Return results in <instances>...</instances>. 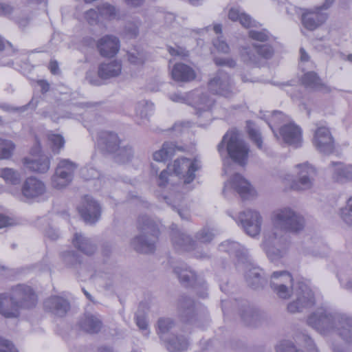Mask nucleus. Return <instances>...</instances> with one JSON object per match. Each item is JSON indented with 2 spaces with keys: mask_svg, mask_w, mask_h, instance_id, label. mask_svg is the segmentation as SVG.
<instances>
[{
  "mask_svg": "<svg viewBox=\"0 0 352 352\" xmlns=\"http://www.w3.org/2000/svg\"><path fill=\"white\" fill-rule=\"evenodd\" d=\"M78 210L85 222L90 224L99 220L102 212L100 205L89 195L83 197Z\"/></svg>",
  "mask_w": 352,
  "mask_h": 352,
  "instance_id": "obj_15",
  "label": "nucleus"
},
{
  "mask_svg": "<svg viewBox=\"0 0 352 352\" xmlns=\"http://www.w3.org/2000/svg\"><path fill=\"white\" fill-rule=\"evenodd\" d=\"M85 19L91 25H98L100 22V17L98 10L90 9L85 12Z\"/></svg>",
  "mask_w": 352,
  "mask_h": 352,
  "instance_id": "obj_58",
  "label": "nucleus"
},
{
  "mask_svg": "<svg viewBox=\"0 0 352 352\" xmlns=\"http://www.w3.org/2000/svg\"><path fill=\"white\" fill-rule=\"evenodd\" d=\"M122 63L114 60L108 63H102L98 66V74L101 79L107 80L120 75L122 72Z\"/></svg>",
  "mask_w": 352,
  "mask_h": 352,
  "instance_id": "obj_27",
  "label": "nucleus"
},
{
  "mask_svg": "<svg viewBox=\"0 0 352 352\" xmlns=\"http://www.w3.org/2000/svg\"><path fill=\"white\" fill-rule=\"evenodd\" d=\"M80 175L85 180L98 179L100 182V172L91 164L81 168Z\"/></svg>",
  "mask_w": 352,
  "mask_h": 352,
  "instance_id": "obj_49",
  "label": "nucleus"
},
{
  "mask_svg": "<svg viewBox=\"0 0 352 352\" xmlns=\"http://www.w3.org/2000/svg\"><path fill=\"white\" fill-rule=\"evenodd\" d=\"M248 128L250 138L252 140V142H254L256 144L258 148L262 149L263 140L261 133L257 130L251 128L249 124L248 126Z\"/></svg>",
  "mask_w": 352,
  "mask_h": 352,
  "instance_id": "obj_59",
  "label": "nucleus"
},
{
  "mask_svg": "<svg viewBox=\"0 0 352 352\" xmlns=\"http://www.w3.org/2000/svg\"><path fill=\"white\" fill-rule=\"evenodd\" d=\"M250 38L254 41L265 42L269 40L270 34L266 30L261 31L251 30L248 32Z\"/></svg>",
  "mask_w": 352,
  "mask_h": 352,
  "instance_id": "obj_56",
  "label": "nucleus"
},
{
  "mask_svg": "<svg viewBox=\"0 0 352 352\" xmlns=\"http://www.w3.org/2000/svg\"><path fill=\"white\" fill-rule=\"evenodd\" d=\"M171 229V240L174 248L178 251H191L194 250L195 242L188 235L181 232L177 226L173 223Z\"/></svg>",
  "mask_w": 352,
  "mask_h": 352,
  "instance_id": "obj_20",
  "label": "nucleus"
},
{
  "mask_svg": "<svg viewBox=\"0 0 352 352\" xmlns=\"http://www.w3.org/2000/svg\"><path fill=\"white\" fill-rule=\"evenodd\" d=\"M123 36L126 38H135L139 34V27L138 23L134 22H128L124 29Z\"/></svg>",
  "mask_w": 352,
  "mask_h": 352,
  "instance_id": "obj_53",
  "label": "nucleus"
},
{
  "mask_svg": "<svg viewBox=\"0 0 352 352\" xmlns=\"http://www.w3.org/2000/svg\"><path fill=\"white\" fill-rule=\"evenodd\" d=\"M274 226L281 231L298 232L305 226V219L289 207L274 210L272 214Z\"/></svg>",
  "mask_w": 352,
  "mask_h": 352,
  "instance_id": "obj_7",
  "label": "nucleus"
},
{
  "mask_svg": "<svg viewBox=\"0 0 352 352\" xmlns=\"http://www.w3.org/2000/svg\"><path fill=\"white\" fill-rule=\"evenodd\" d=\"M214 234L212 230L208 228H204L196 234V239L201 243H209L210 242Z\"/></svg>",
  "mask_w": 352,
  "mask_h": 352,
  "instance_id": "obj_57",
  "label": "nucleus"
},
{
  "mask_svg": "<svg viewBox=\"0 0 352 352\" xmlns=\"http://www.w3.org/2000/svg\"><path fill=\"white\" fill-rule=\"evenodd\" d=\"M208 89L214 94L231 97L234 94V86L230 75L221 70L208 82Z\"/></svg>",
  "mask_w": 352,
  "mask_h": 352,
  "instance_id": "obj_13",
  "label": "nucleus"
},
{
  "mask_svg": "<svg viewBox=\"0 0 352 352\" xmlns=\"http://www.w3.org/2000/svg\"><path fill=\"white\" fill-rule=\"evenodd\" d=\"M115 154V160L120 164H126L130 162L133 157V150L132 147L129 145H120L116 151L113 153Z\"/></svg>",
  "mask_w": 352,
  "mask_h": 352,
  "instance_id": "obj_39",
  "label": "nucleus"
},
{
  "mask_svg": "<svg viewBox=\"0 0 352 352\" xmlns=\"http://www.w3.org/2000/svg\"><path fill=\"white\" fill-rule=\"evenodd\" d=\"M228 17L232 21H239L246 28L257 25L256 22L250 15L241 12L238 8H231L228 13Z\"/></svg>",
  "mask_w": 352,
  "mask_h": 352,
  "instance_id": "obj_36",
  "label": "nucleus"
},
{
  "mask_svg": "<svg viewBox=\"0 0 352 352\" xmlns=\"http://www.w3.org/2000/svg\"><path fill=\"white\" fill-rule=\"evenodd\" d=\"M333 166V177L338 182H344L352 179V165L341 162L332 163Z\"/></svg>",
  "mask_w": 352,
  "mask_h": 352,
  "instance_id": "obj_31",
  "label": "nucleus"
},
{
  "mask_svg": "<svg viewBox=\"0 0 352 352\" xmlns=\"http://www.w3.org/2000/svg\"><path fill=\"white\" fill-rule=\"evenodd\" d=\"M173 270L182 285L186 287H192L197 295L202 298L207 297V286L205 281L198 278L195 273L185 264L174 267Z\"/></svg>",
  "mask_w": 352,
  "mask_h": 352,
  "instance_id": "obj_8",
  "label": "nucleus"
},
{
  "mask_svg": "<svg viewBox=\"0 0 352 352\" xmlns=\"http://www.w3.org/2000/svg\"><path fill=\"white\" fill-rule=\"evenodd\" d=\"M301 80L302 83L307 88L320 89L322 86L320 78L313 72L305 73Z\"/></svg>",
  "mask_w": 352,
  "mask_h": 352,
  "instance_id": "obj_43",
  "label": "nucleus"
},
{
  "mask_svg": "<svg viewBox=\"0 0 352 352\" xmlns=\"http://www.w3.org/2000/svg\"><path fill=\"white\" fill-rule=\"evenodd\" d=\"M100 54L103 57H113L120 50V42L114 35H105L100 38L96 43Z\"/></svg>",
  "mask_w": 352,
  "mask_h": 352,
  "instance_id": "obj_18",
  "label": "nucleus"
},
{
  "mask_svg": "<svg viewBox=\"0 0 352 352\" xmlns=\"http://www.w3.org/2000/svg\"><path fill=\"white\" fill-rule=\"evenodd\" d=\"M213 45L219 52L228 54L230 51V47L227 43L221 38L218 37L213 41Z\"/></svg>",
  "mask_w": 352,
  "mask_h": 352,
  "instance_id": "obj_60",
  "label": "nucleus"
},
{
  "mask_svg": "<svg viewBox=\"0 0 352 352\" xmlns=\"http://www.w3.org/2000/svg\"><path fill=\"white\" fill-rule=\"evenodd\" d=\"M0 177L8 184L16 185L21 182L20 174L10 168L1 169Z\"/></svg>",
  "mask_w": 352,
  "mask_h": 352,
  "instance_id": "obj_44",
  "label": "nucleus"
},
{
  "mask_svg": "<svg viewBox=\"0 0 352 352\" xmlns=\"http://www.w3.org/2000/svg\"><path fill=\"white\" fill-rule=\"evenodd\" d=\"M48 140L51 144L52 151L54 153H58L65 145L64 138L59 134L49 133Z\"/></svg>",
  "mask_w": 352,
  "mask_h": 352,
  "instance_id": "obj_48",
  "label": "nucleus"
},
{
  "mask_svg": "<svg viewBox=\"0 0 352 352\" xmlns=\"http://www.w3.org/2000/svg\"><path fill=\"white\" fill-rule=\"evenodd\" d=\"M136 324L141 330L146 331L144 333L145 335L147 336L148 334L149 331L147 329L148 323L144 316H136Z\"/></svg>",
  "mask_w": 352,
  "mask_h": 352,
  "instance_id": "obj_64",
  "label": "nucleus"
},
{
  "mask_svg": "<svg viewBox=\"0 0 352 352\" xmlns=\"http://www.w3.org/2000/svg\"><path fill=\"white\" fill-rule=\"evenodd\" d=\"M334 0H325L321 6L303 13L302 15L303 26L309 30H314L324 23L327 19V14L324 10L330 8Z\"/></svg>",
  "mask_w": 352,
  "mask_h": 352,
  "instance_id": "obj_12",
  "label": "nucleus"
},
{
  "mask_svg": "<svg viewBox=\"0 0 352 352\" xmlns=\"http://www.w3.org/2000/svg\"><path fill=\"white\" fill-rule=\"evenodd\" d=\"M74 176L63 172L60 167L56 166L54 174L52 176V186L56 189H62L68 186L73 180Z\"/></svg>",
  "mask_w": 352,
  "mask_h": 352,
  "instance_id": "obj_34",
  "label": "nucleus"
},
{
  "mask_svg": "<svg viewBox=\"0 0 352 352\" xmlns=\"http://www.w3.org/2000/svg\"><path fill=\"white\" fill-rule=\"evenodd\" d=\"M314 143L316 148L324 154H330L334 149L333 137L328 128L318 127L314 134Z\"/></svg>",
  "mask_w": 352,
  "mask_h": 352,
  "instance_id": "obj_17",
  "label": "nucleus"
},
{
  "mask_svg": "<svg viewBox=\"0 0 352 352\" xmlns=\"http://www.w3.org/2000/svg\"><path fill=\"white\" fill-rule=\"evenodd\" d=\"M241 60L248 65L258 66L261 58H270L274 54L273 47L267 44H254L252 47H243L240 52Z\"/></svg>",
  "mask_w": 352,
  "mask_h": 352,
  "instance_id": "obj_11",
  "label": "nucleus"
},
{
  "mask_svg": "<svg viewBox=\"0 0 352 352\" xmlns=\"http://www.w3.org/2000/svg\"><path fill=\"white\" fill-rule=\"evenodd\" d=\"M340 217L346 224L352 226V197L348 199L346 206L340 209Z\"/></svg>",
  "mask_w": 352,
  "mask_h": 352,
  "instance_id": "obj_51",
  "label": "nucleus"
},
{
  "mask_svg": "<svg viewBox=\"0 0 352 352\" xmlns=\"http://www.w3.org/2000/svg\"><path fill=\"white\" fill-rule=\"evenodd\" d=\"M270 287L279 298L283 299L290 296V289H292L296 298L287 306L290 313L302 311L315 303L314 295L309 286L303 281L293 285V278L287 271L274 272L270 278Z\"/></svg>",
  "mask_w": 352,
  "mask_h": 352,
  "instance_id": "obj_1",
  "label": "nucleus"
},
{
  "mask_svg": "<svg viewBox=\"0 0 352 352\" xmlns=\"http://www.w3.org/2000/svg\"><path fill=\"white\" fill-rule=\"evenodd\" d=\"M232 217L248 235L255 237L260 234L263 219L258 211L246 210L241 212L236 217Z\"/></svg>",
  "mask_w": 352,
  "mask_h": 352,
  "instance_id": "obj_9",
  "label": "nucleus"
},
{
  "mask_svg": "<svg viewBox=\"0 0 352 352\" xmlns=\"http://www.w3.org/2000/svg\"><path fill=\"white\" fill-rule=\"evenodd\" d=\"M263 270L259 267H251L245 273V280L250 287L256 289L262 287L265 282L262 277Z\"/></svg>",
  "mask_w": 352,
  "mask_h": 352,
  "instance_id": "obj_35",
  "label": "nucleus"
},
{
  "mask_svg": "<svg viewBox=\"0 0 352 352\" xmlns=\"http://www.w3.org/2000/svg\"><path fill=\"white\" fill-rule=\"evenodd\" d=\"M46 190L45 184L35 177L25 179L22 186V194L28 199H32L43 195Z\"/></svg>",
  "mask_w": 352,
  "mask_h": 352,
  "instance_id": "obj_21",
  "label": "nucleus"
},
{
  "mask_svg": "<svg viewBox=\"0 0 352 352\" xmlns=\"http://www.w3.org/2000/svg\"><path fill=\"white\" fill-rule=\"evenodd\" d=\"M165 342L166 347L169 352H182L187 350L189 342L183 336H172L169 338L163 340Z\"/></svg>",
  "mask_w": 352,
  "mask_h": 352,
  "instance_id": "obj_30",
  "label": "nucleus"
},
{
  "mask_svg": "<svg viewBox=\"0 0 352 352\" xmlns=\"http://www.w3.org/2000/svg\"><path fill=\"white\" fill-rule=\"evenodd\" d=\"M15 8L8 3H0V16L8 17L14 21L20 28H25L30 20L29 16L19 17L16 15Z\"/></svg>",
  "mask_w": 352,
  "mask_h": 352,
  "instance_id": "obj_29",
  "label": "nucleus"
},
{
  "mask_svg": "<svg viewBox=\"0 0 352 352\" xmlns=\"http://www.w3.org/2000/svg\"><path fill=\"white\" fill-rule=\"evenodd\" d=\"M37 297L33 289L25 285L12 289L11 296L0 294V314L5 318H17L19 308L31 309L36 306Z\"/></svg>",
  "mask_w": 352,
  "mask_h": 352,
  "instance_id": "obj_3",
  "label": "nucleus"
},
{
  "mask_svg": "<svg viewBox=\"0 0 352 352\" xmlns=\"http://www.w3.org/2000/svg\"><path fill=\"white\" fill-rule=\"evenodd\" d=\"M307 324L322 335L338 333L347 342H352V318L345 314L320 308L307 318Z\"/></svg>",
  "mask_w": 352,
  "mask_h": 352,
  "instance_id": "obj_2",
  "label": "nucleus"
},
{
  "mask_svg": "<svg viewBox=\"0 0 352 352\" xmlns=\"http://www.w3.org/2000/svg\"><path fill=\"white\" fill-rule=\"evenodd\" d=\"M100 19L112 21L120 19L119 10L109 3H103L97 7Z\"/></svg>",
  "mask_w": 352,
  "mask_h": 352,
  "instance_id": "obj_38",
  "label": "nucleus"
},
{
  "mask_svg": "<svg viewBox=\"0 0 352 352\" xmlns=\"http://www.w3.org/2000/svg\"><path fill=\"white\" fill-rule=\"evenodd\" d=\"M174 326V322L170 318H160L157 322V333L161 340H165V334Z\"/></svg>",
  "mask_w": 352,
  "mask_h": 352,
  "instance_id": "obj_47",
  "label": "nucleus"
},
{
  "mask_svg": "<svg viewBox=\"0 0 352 352\" xmlns=\"http://www.w3.org/2000/svg\"><path fill=\"white\" fill-rule=\"evenodd\" d=\"M201 168V162L197 157L189 159L178 158L174 161L173 170L182 178L184 184H190L195 178V172Z\"/></svg>",
  "mask_w": 352,
  "mask_h": 352,
  "instance_id": "obj_10",
  "label": "nucleus"
},
{
  "mask_svg": "<svg viewBox=\"0 0 352 352\" xmlns=\"http://www.w3.org/2000/svg\"><path fill=\"white\" fill-rule=\"evenodd\" d=\"M15 148L11 140H0V160L10 158Z\"/></svg>",
  "mask_w": 352,
  "mask_h": 352,
  "instance_id": "obj_46",
  "label": "nucleus"
},
{
  "mask_svg": "<svg viewBox=\"0 0 352 352\" xmlns=\"http://www.w3.org/2000/svg\"><path fill=\"white\" fill-rule=\"evenodd\" d=\"M80 326L87 333H96L101 329L102 321L97 316L86 314L80 322Z\"/></svg>",
  "mask_w": 352,
  "mask_h": 352,
  "instance_id": "obj_37",
  "label": "nucleus"
},
{
  "mask_svg": "<svg viewBox=\"0 0 352 352\" xmlns=\"http://www.w3.org/2000/svg\"><path fill=\"white\" fill-rule=\"evenodd\" d=\"M173 102L184 103L193 106L198 117L204 116L208 120L211 118L210 110L214 104V100L206 93L196 90L186 94L174 93L169 95Z\"/></svg>",
  "mask_w": 352,
  "mask_h": 352,
  "instance_id": "obj_6",
  "label": "nucleus"
},
{
  "mask_svg": "<svg viewBox=\"0 0 352 352\" xmlns=\"http://www.w3.org/2000/svg\"><path fill=\"white\" fill-rule=\"evenodd\" d=\"M61 258L65 266L67 267H74L76 264L80 263L79 256L74 251L72 250L62 252Z\"/></svg>",
  "mask_w": 352,
  "mask_h": 352,
  "instance_id": "obj_50",
  "label": "nucleus"
},
{
  "mask_svg": "<svg viewBox=\"0 0 352 352\" xmlns=\"http://www.w3.org/2000/svg\"><path fill=\"white\" fill-rule=\"evenodd\" d=\"M73 244L78 250L87 255H91L96 251L95 245L81 233L74 234Z\"/></svg>",
  "mask_w": 352,
  "mask_h": 352,
  "instance_id": "obj_33",
  "label": "nucleus"
},
{
  "mask_svg": "<svg viewBox=\"0 0 352 352\" xmlns=\"http://www.w3.org/2000/svg\"><path fill=\"white\" fill-rule=\"evenodd\" d=\"M279 132L286 144L294 148L301 146L302 142V130L296 124L294 123L284 124L280 128Z\"/></svg>",
  "mask_w": 352,
  "mask_h": 352,
  "instance_id": "obj_19",
  "label": "nucleus"
},
{
  "mask_svg": "<svg viewBox=\"0 0 352 352\" xmlns=\"http://www.w3.org/2000/svg\"><path fill=\"white\" fill-rule=\"evenodd\" d=\"M219 251L228 253L231 256H235L239 261L245 263L248 258V250L236 241L227 240L219 245Z\"/></svg>",
  "mask_w": 352,
  "mask_h": 352,
  "instance_id": "obj_25",
  "label": "nucleus"
},
{
  "mask_svg": "<svg viewBox=\"0 0 352 352\" xmlns=\"http://www.w3.org/2000/svg\"><path fill=\"white\" fill-rule=\"evenodd\" d=\"M44 308L54 315L60 317L64 316L69 310V302L65 298L52 296L44 301Z\"/></svg>",
  "mask_w": 352,
  "mask_h": 352,
  "instance_id": "obj_23",
  "label": "nucleus"
},
{
  "mask_svg": "<svg viewBox=\"0 0 352 352\" xmlns=\"http://www.w3.org/2000/svg\"><path fill=\"white\" fill-rule=\"evenodd\" d=\"M229 185H230V186L236 190L243 199H250L255 194V190L252 187L249 182L244 179L240 174H234L230 179L225 184L223 190V193L226 192Z\"/></svg>",
  "mask_w": 352,
  "mask_h": 352,
  "instance_id": "obj_16",
  "label": "nucleus"
},
{
  "mask_svg": "<svg viewBox=\"0 0 352 352\" xmlns=\"http://www.w3.org/2000/svg\"><path fill=\"white\" fill-rule=\"evenodd\" d=\"M289 120L288 117L285 116L283 112L275 111H274L272 118L271 122L274 124H280L282 122H286Z\"/></svg>",
  "mask_w": 352,
  "mask_h": 352,
  "instance_id": "obj_63",
  "label": "nucleus"
},
{
  "mask_svg": "<svg viewBox=\"0 0 352 352\" xmlns=\"http://www.w3.org/2000/svg\"><path fill=\"white\" fill-rule=\"evenodd\" d=\"M138 228L140 234L133 239L132 247L140 253L153 252L159 235L157 225L148 216L144 215L138 218Z\"/></svg>",
  "mask_w": 352,
  "mask_h": 352,
  "instance_id": "obj_4",
  "label": "nucleus"
},
{
  "mask_svg": "<svg viewBox=\"0 0 352 352\" xmlns=\"http://www.w3.org/2000/svg\"><path fill=\"white\" fill-rule=\"evenodd\" d=\"M177 150H181L173 142H164L160 150L153 153V160L156 162H163L170 159Z\"/></svg>",
  "mask_w": 352,
  "mask_h": 352,
  "instance_id": "obj_32",
  "label": "nucleus"
},
{
  "mask_svg": "<svg viewBox=\"0 0 352 352\" xmlns=\"http://www.w3.org/2000/svg\"><path fill=\"white\" fill-rule=\"evenodd\" d=\"M241 317L246 325L256 326L259 318V315L256 309L248 305L242 310Z\"/></svg>",
  "mask_w": 352,
  "mask_h": 352,
  "instance_id": "obj_40",
  "label": "nucleus"
},
{
  "mask_svg": "<svg viewBox=\"0 0 352 352\" xmlns=\"http://www.w3.org/2000/svg\"><path fill=\"white\" fill-rule=\"evenodd\" d=\"M276 352H303L289 340H283L276 346Z\"/></svg>",
  "mask_w": 352,
  "mask_h": 352,
  "instance_id": "obj_55",
  "label": "nucleus"
},
{
  "mask_svg": "<svg viewBox=\"0 0 352 352\" xmlns=\"http://www.w3.org/2000/svg\"><path fill=\"white\" fill-rule=\"evenodd\" d=\"M278 236L276 233L273 234V236H270L267 237V235L265 236V245L266 247V253L269 258L274 262L276 260L281 258L283 256L284 252L279 249L274 250L273 248L267 247L271 243H275L274 240H277Z\"/></svg>",
  "mask_w": 352,
  "mask_h": 352,
  "instance_id": "obj_42",
  "label": "nucleus"
},
{
  "mask_svg": "<svg viewBox=\"0 0 352 352\" xmlns=\"http://www.w3.org/2000/svg\"><path fill=\"white\" fill-rule=\"evenodd\" d=\"M296 168L298 170V178L292 182L291 188L295 190L310 189L316 176V168L307 162L298 164Z\"/></svg>",
  "mask_w": 352,
  "mask_h": 352,
  "instance_id": "obj_14",
  "label": "nucleus"
},
{
  "mask_svg": "<svg viewBox=\"0 0 352 352\" xmlns=\"http://www.w3.org/2000/svg\"><path fill=\"white\" fill-rule=\"evenodd\" d=\"M121 144V142L115 133L111 131H101L97 138L98 146L104 151L114 153Z\"/></svg>",
  "mask_w": 352,
  "mask_h": 352,
  "instance_id": "obj_22",
  "label": "nucleus"
},
{
  "mask_svg": "<svg viewBox=\"0 0 352 352\" xmlns=\"http://www.w3.org/2000/svg\"><path fill=\"white\" fill-rule=\"evenodd\" d=\"M24 166L30 171L45 173L50 167V157L45 154L23 159Z\"/></svg>",
  "mask_w": 352,
  "mask_h": 352,
  "instance_id": "obj_24",
  "label": "nucleus"
},
{
  "mask_svg": "<svg viewBox=\"0 0 352 352\" xmlns=\"http://www.w3.org/2000/svg\"><path fill=\"white\" fill-rule=\"evenodd\" d=\"M0 352H18V351L10 341L0 338Z\"/></svg>",
  "mask_w": 352,
  "mask_h": 352,
  "instance_id": "obj_62",
  "label": "nucleus"
},
{
  "mask_svg": "<svg viewBox=\"0 0 352 352\" xmlns=\"http://www.w3.org/2000/svg\"><path fill=\"white\" fill-rule=\"evenodd\" d=\"M214 62L217 66H227L230 68L236 66V61L230 58L216 57L214 59Z\"/></svg>",
  "mask_w": 352,
  "mask_h": 352,
  "instance_id": "obj_61",
  "label": "nucleus"
},
{
  "mask_svg": "<svg viewBox=\"0 0 352 352\" xmlns=\"http://www.w3.org/2000/svg\"><path fill=\"white\" fill-rule=\"evenodd\" d=\"M153 111L154 104L147 100L140 101L135 106L136 116L141 119H147L153 113Z\"/></svg>",
  "mask_w": 352,
  "mask_h": 352,
  "instance_id": "obj_41",
  "label": "nucleus"
},
{
  "mask_svg": "<svg viewBox=\"0 0 352 352\" xmlns=\"http://www.w3.org/2000/svg\"><path fill=\"white\" fill-rule=\"evenodd\" d=\"M177 310L184 322H192L195 318V302L190 298L182 296L178 302Z\"/></svg>",
  "mask_w": 352,
  "mask_h": 352,
  "instance_id": "obj_26",
  "label": "nucleus"
},
{
  "mask_svg": "<svg viewBox=\"0 0 352 352\" xmlns=\"http://www.w3.org/2000/svg\"><path fill=\"white\" fill-rule=\"evenodd\" d=\"M57 166L60 167L63 172H65L73 176L77 168L76 164L67 159L60 160Z\"/></svg>",
  "mask_w": 352,
  "mask_h": 352,
  "instance_id": "obj_54",
  "label": "nucleus"
},
{
  "mask_svg": "<svg viewBox=\"0 0 352 352\" xmlns=\"http://www.w3.org/2000/svg\"><path fill=\"white\" fill-rule=\"evenodd\" d=\"M173 80L177 82H190L196 78L195 70L184 63H177L171 71Z\"/></svg>",
  "mask_w": 352,
  "mask_h": 352,
  "instance_id": "obj_28",
  "label": "nucleus"
},
{
  "mask_svg": "<svg viewBox=\"0 0 352 352\" xmlns=\"http://www.w3.org/2000/svg\"><path fill=\"white\" fill-rule=\"evenodd\" d=\"M226 151L229 157L241 166H245L248 162L249 146L239 138V134L235 131H228L218 144L217 149L221 155Z\"/></svg>",
  "mask_w": 352,
  "mask_h": 352,
  "instance_id": "obj_5",
  "label": "nucleus"
},
{
  "mask_svg": "<svg viewBox=\"0 0 352 352\" xmlns=\"http://www.w3.org/2000/svg\"><path fill=\"white\" fill-rule=\"evenodd\" d=\"M127 55L129 61L135 65H143L146 59L145 52L142 49L138 47H134L128 52Z\"/></svg>",
  "mask_w": 352,
  "mask_h": 352,
  "instance_id": "obj_45",
  "label": "nucleus"
},
{
  "mask_svg": "<svg viewBox=\"0 0 352 352\" xmlns=\"http://www.w3.org/2000/svg\"><path fill=\"white\" fill-rule=\"evenodd\" d=\"M177 199L178 201L176 202L175 201V204H171L168 202V200L170 198L167 197H164V199H165L166 202L169 204V205H171V207L172 208L175 210H176V211L177 212L178 214L179 215V217H181L182 219H184V220H188L189 217H190V214H189V211L186 209H182L180 207H181V198L182 197V195L181 194H178L177 195Z\"/></svg>",
  "mask_w": 352,
  "mask_h": 352,
  "instance_id": "obj_52",
  "label": "nucleus"
}]
</instances>
